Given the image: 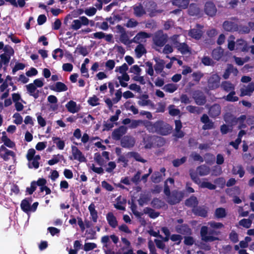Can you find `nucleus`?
<instances>
[{"label": "nucleus", "instance_id": "nucleus-60", "mask_svg": "<svg viewBox=\"0 0 254 254\" xmlns=\"http://www.w3.org/2000/svg\"><path fill=\"white\" fill-rule=\"evenodd\" d=\"M186 205L190 206H194L197 204V199L195 197H191L186 201Z\"/></svg>", "mask_w": 254, "mask_h": 254}, {"label": "nucleus", "instance_id": "nucleus-42", "mask_svg": "<svg viewBox=\"0 0 254 254\" xmlns=\"http://www.w3.org/2000/svg\"><path fill=\"white\" fill-rule=\"evenodd\" d=\"M235 38L231 36L228 40V48L230 51L236 50V42L234 41Z\"/></svg>", "mask_w": 254, "mask_h": 254}, {"label": "nucleus", "instance_id": "nucleus-58", "mask_svg": "<svg viewBox=\"0 0 254 254\" xmlns=\"http://www.w3.org/2000/svg\"><path fill=\"white\" fill-rule=\"evenodd\" d=\"M235 92L233 91L231 92L230 94H229L226 97V99L227 101L231 102H235L238 100V98L235 96Z\"/></svg>", "mask_w": 254, "mask_h": 254}, {"label": "nucleus", "instance_id": "nucleus-34", "mask_svg": "<svg viewBox=\"0 0 254 254\" xmlns=\"http://www.w3.org/2000/svg\"><path fill=\"white\" fill-rule=\"evenodd\" d=\"M197 172L200 176H206L209 174L210 169L206 166H201L197 168Z\"/></svg>", "mask_w": 254, "mask_h": 254}, {"label": "nucleus", "instance_id": "nucleus-28", "mask_svg": "<svg viewBox=\"0 0 254 254\" xmlns=\"http://www.w3.org/2000/svg\"><path fill=\"white\" fill-rule=\"evenodd\" d=\"M88 210L92 220L96 222L98 218L97 212L95 210V206L93 203H92L88 207Z\"/></svg>", "mask_w": 254, "mask_h": 254}, {"label": "nucleus", "instance_id": "nucleus-49", "mask_svg": "<svg viewBox=\"0 0 254 254\" xmlns=\"http://www.w3.org/2000/svg\"><path fill=\"white\" fill-rule=\"evenodd\" d=\"M226 211L225 209L222 208H217L215 213V216L217 218H223L226 216Z\"/></svg>", "mask_w": 254, "mask_h": 254}, {"label": "nucleus", "instance_id": "nucleus-53", "mask_svg": "<svg viewBox=\"0 0 254 254\" xmlns=\"http://www.w3.org/2000/svg\"><path fill=\"white\" fill-rule=\"evenodd\" d=\"M88 103L92 106L98 105L99 104V98L96 96H93L89 98Z\"/></svg>", "mask_w": 254, "mask_h": 254}, {"label": "nucleus", "instance_id": "nucleus-63", "mask_svg": "<svg viewBox=\"0 0 254 254\" xmlns=\"http://www.w3.org/2000/svg\"><path fill=\"white\" fill-rule=\"evenodd\" d=\"M115 66V62L114 60H109L105 64V66L108 70L113 69Z\"/></svg>", "mask_w": 254, "mask_h": 254}, {"label": "nucleus", "instance_id": "nucleus-61", "mask_svg": "<svg viewBox=\"0 0 254 254\" xmlns=\"http://www.w3.org/2000/svg\"><path fill=\"white\" fill-rule=\"evenodd\" d=\"M141 71L137 65H134L130 68V72L136 75H139Z\"/></svg>", "mask_w": 254, "mask_h": 254}, {"label": "nucleus", "instance_id": "nucleus-12", "mask_svg": "<svg viewBox=\"0 0 254 254\" xmlns=\"http://www.w3.org/2000/svg\"><path fill=\"white\" fill-rule=\"evenodd\" d=\"M208 228L206 226L202 227L200 231V234L202 240L205 242H212L217 239L214 236H209L207 235Z\"/></svg>", "mask_w": 254, "mask_h": 254}, {"label": "nucleus", "instance_id": "nucleus-64", "mask_svg": "<svg viewBox=\"0 0 254 254\" xmlns=\"http://www.w3.org/2000/svg\"><path fill=\"white\" fill-rule=\"evenodd\" d=\"M36 115L39 125L42 127H45L46 125L45 120L41 116L40 114H37Z\"/></svg>", "mask_w": 254, "mask_h": 254}, {"label": "nucleus", "instance_id": "nucleus-13", "mask_svg": "<svg viewBox=\"0 0 254 254\" xmlns=\"http://www.w3.org/2000/svg\"><path fill=\"white\" fill-rule=\"evenodd\" d=\"M65 107L68 111L72 114L78 112L80 109V105L71 100L66 104Z\"/></svg>", "mask_w": 254, "mask_h": 254}, {"label": "nucleus", "instance_id": "nucleus-51", "mask_svg": "<svg viewBox=\"0 0 254 254\" xmlns=\"http://www.w3.org/2000/svg\"><path fill=\"white\" fill-rule=\"evenodd\" d=\"M96 11L97 9L96 8L94 7H90L85 9L84 13L88 16H92L96 14Z\"/></svg>", "mask_w": 254, "mask_h": 254}, {"label": "nucleus", "instance_id": "nucleus-59", "mask_svg": "<svg viewBox=\"0 0 254 254\" xmlns=\"http://www.w3.org/2000/svg\"><path fill=\"white\" fill-rule=\"evenodd\" d=\"M186 161V158L185 157H182L181 159H177L173 161V164L175 167H178L184 163Z\"/></svg>", "mask_w": 254, "mask_h": 254}, {"label": "nucleus", "instance_id": "nucleus-45", "mask_svg": "<svg viewBox=\"0 0 254 254\" xmlns=\"http://www.w3.org/2000/svg\"><path fill=\"white\" fill-rule=\"evenodd\" d=\"M125 107L128 110L131 111L134 114L138 113V110L129 102H127L124 104Z\"/></svg>", "mask_w": 254, "mask_h": 254}, {"label": "nucleus", "instance_id": "nucleus-3", "mask_svg": "<svg viewBox=\"0 0 254 254\" xmlns=\"http://www.w3.org/2000/svg\"><path fill=\"white\" fill-rule=\"evenodd\" d=\"M31 200L25 199L23 200L21 203L20 206L22 210L27 214L35 212L38 207V203L37 202H34L31 206Z\"/></svg>", "mask_w": 254, "mask_h": 254}, {"label": "nucleus", "instance_id": "nucleus-25", "mask_svg": "<svg viewBox=\"0 0 254 254\" xmlns=\"http://www.w3.org/2000/svg\"><path fill=\"white\" fill-rule=\"evenodd\" d=\"M182 197V194L181 193H173L168 198V201L172 204L179 202Z\"/></svg>", "mask_w": 254, "mask_h": 254}, {"label": "nucleus", "instance_id": "nucleus-33", "mask_svg": "<svg viewBox=\"0 0 254 254\" xmlns=\"http://www.w3.org/2000/svg\"><path fill=\"white\" fill-rule=\"evenodd\" d=\"M224 54L223 50L221 48H218L212 52V56L216 60H220Z\"/></svg>", "mask_w": 254, "mask_h": 254}, {"label": "nucleus", "instance_id": "nucleus-41", "mask_svg": "<svg viewBox=\"0 0 254 254\" xmlns=\"http://www.w3.org/2000/svg\"><path fill=\"white\" fill-rule=\"evenodd\" d=\"M194 213L199 216L205 217L207 214V209L204 207H198L193 209Z\"/></svg>", "mask_w": 254, "mask_h": 254}, {"label": "nucleus", "instance_id": "nucleus-23", "mask_svg": "<svg viewBox=\"0 0 254 254\" xmlns=\"http://www.w3.org/2000/svg\"><path fill=\"white\" fill-rule=\"evenodd\" d=\"M205 10L206 13L207 15L210 16H213L215 14L216 12V9L213 3L207 2L205 4Z\"/></svg>", "mask_w": 254, "mask_h": 254}, {"label": "nucleus", "instance_id": "nucleus-32", "mask_svg": "<svg viewBox=\"0 0 254 254\" xmlns=\"http://www.w3.org/2000/svg\"><path fill=\"white\" fill-rule=\"evenodd\" d=\"M172 3L180 8H186L189 3V0H175Z\"/></svg>", "mask_w": 254, "mask_h": 254}, {"label": "nucleus", "instance_id": "nucleus-20", "mask_svg": "<svg viewBox=\"0 0 254 254\" xmlns=\"http://www.w3.org/2000/svg\"><path fill=\"white\" fill-rule=\"evenodd\" d=\"M127 131L126 127H121L117 130H115L112 134L113 138L114 139L118 140L122 136L126 133Z\"/></svg>", "mask_w": 254, "mask_h": 254}, {"label": "nucleus", "instance_id": "nucleus-38", "mask_svg": "<svg viewBox=\"0 0 254 254\" xmlns=\"http://www.w3.org/2000/svg\"><path fill=\"white\" fill-rule=\"evenodd\" d=\"M223 27L225 30L228 31L235 30L236 29V25L232 22L226 21L223 24Z\"/></svg>", "mask_w": 254, "mask_h": 254}, {"label": "nucleus", "instance_id": "nucleus-48", "mask_svg": "<svg viewBox=\"0 0 254 254\" xmlns=\"http://www.w3.org/2000/svg\"><path fill=\"white\" fill-rule=\"evenodd\" d=\"M233 173L235 174H239L240 177L242 178L243 177L245 174V172L243 170L241 166H238L233 168Z\"/></svg>", "mask_w": 254, "mask_h": 254}, {"label": "nucleus", "instance_id": "nucleus-15", "mask_svg": "<svg viewBox=\"0 0 254 254\" xmlns=\"http://www.w3.org/2000/svg\"><path fill=\"white\" fill-rule=\"evenodd\" d=\"M236 50L242 52L248 51V45L247 42L243 39H238L236 41Z\"/></svg>", "mask_w": 254, "mask_h": 254}, {"label": "nucleus", "instance_id": "nucleus-36", "mask_svg": "<svg viewBox=\"0 0 254 254\" xmlns=\"http://www.w3.org/2000/svg\"><path fill=\"white\" fill-rule=\"evenodd\" d=\"M177 88L178 86L176 84L170 83L165 85L163 87V89L166 92L169 93H173L177 89Z\"/></svg>", "mask_w": 254, "mask_h": 254}, {"label": "nucleus", "instance_id": "nucleus-43", "mask_svg": "<svg viewBox=\"0 0 254 254\" xmlns=\"http://www.w3.org/2000/svg\"><path fill=\"white\" fill-rule=\"evenodd\" d=\"M64 56L63 51L61 49H57L55 50L53 53V57L55 60L62 59Z\"/></svg>", "mask_w": 254, "mask_h": 254}, {"label": "nucleus", "instance_id": "nucleus-56", "mask_svg": "<svg viewBox=\"0 0 254 254\" xmlns=\"http://www.w3.org/2000/svg\"><path fill=\"white\" fill-rule=\"evenodd\" d=\"M222 87L226 91H230L234 89L233 85L228 82H225L222 83Z\"/></svg>", "mask_w": 254, "mask_h": 254}, {"label": "nucleus", "instance_id": "nucleus-8", "mask_svg": "<svg viewBox=\"0 0 254 254\" xmlns=\"http://www.w3.org/2000/svg\"><path fill=\"white\" fill-rule=\"evenodd\" d=\"M167 36L163 34L162 31L157 32L153 38L154 44L158 46H162L166 42Z\"/></svg>", "mask_w": 254, "mask_h": 254}, {"label": "nucleus", "instance_id": "nucleus-40", "mask_svg": "<svg viewBox=\"0 0 254 254\" xmlns=\"http://www.w3.org/2000/svg\"><path fill=\"white\" fill-rule=\"evenodd\" d=\"M52 140L57 145V147L60 149L63 150L64 147V142L60 138L57 137H53Z\"/></svg>", "mask_w": 254, "mask_h": 254}, {"label": "nucleus", "instance_id": "nucleus-4", "mask_svg": "<svg viewBox=\"0 0 254 254\" xmlns=\"http://www.w3.org/2000/svg\"><path fill=\"white\" fill-rule=\"evenodd\" d=\"M131 158H133L138 161L142 162L144 161L143 159H141V157L138 153L135 152H129L126 155H120L118 158V162L123 163L124 166H126L127 164V162L128 161V159Z\"/></svg>", "mask_w": 254, "mask_h": 254}, {"label": "nucleus", "instance_id": "nucleus-44", "mask_svg": "<svg viewBox=\"0 0 254 254\" xmlns=\"http://www.w3.org/2000/svg\"><path fill=\"white\" fill-rule=\"evenodd\" d=\"M127 69V64H124L121 66L116 67L115 71L117 72L118 74H121L126 73Z\"/></svg>", "mask_w": 254, "mask_h": 254}, {"label": "nucleus", "instance_id": "nucleus-6", "mask_svg": "<svg viewBox=\"0 0 254 254\" xmlns=\"http://www.w3.org/2000/svg\"><path fill=\"white\" fill-rule=\"evenodd\" d=\"M164 125L162 121H158L155 124L148 122L145 124L147 129L150 132H159L162 134H166L161 131V127Z\"/></svg>", "mask_w": 254, "mask_h": 254}, {"label": "nucleus", "instance_id": "nucleus-31", "mask_svg": "<svg viewBox=\"0 0 254 254\" xmlns=\"http://www.w3.org/2000/svg\"><path fill=\"white\" fill-rule=\"evenodd\" d=\"M202 32L200 29H193L189 32V35L195 39H199L202 36Z\"/></svg>", "mask_w": 254, "mask_h": 254}, {"label": "nucleus", "instance_id": "nucleus-54", "mask_svg": "<svg viewBox=\"0 0 254 254\" xmlns=\"http://www.w3.org/2000/svg\"><path fill=\"white\" fill-rule=\"evenodd\" d=\"M94 159L95 161L100 165L102 166L105 163L102 158L101 155L99 153L94 154Z\"/></svg>", "mask_w": 254, "mask_h": 254}, {"label": "nucleus", "instance_id": "nucleus-14", "mask_svg": "<svg viewBox=\"0 0 254 254\" xmlns=\"http://www.w3.org/2000/svg\"><path fill=\"white\" fill-rule=\"evenodd\" d=\"M254 91V83H250L247 86H245L241 89V96H250Z\"/></svg>", "mask_w": 254, "mask_h": 254}, {"label": "nucleus", "instance_id": "nucleus-26", "mask_svg": "<svg viewBox=\"0 0 254 254\" xmlns=\"http://www.w3.org/2000/svg\"><path fill=\"white\" fill-rule=\"evenodd\" d=\"M126 204V199L121 196H119L117 198V202L114 204V206L115 208L118 209L124 210L125 209Z\"/></svg>", "mask_w": 254, "mask_h": 254}, {"label": "nucleus", "instance_id": "nucleus-10", "mask_svg": "<svg viewBox=\"0 0 254 254\" xmlns=\"http://www.w3.org/2000/svg\"><path fill=\"white\" fill-rule=\"evenodd\" d=\"M220 77L216 74H212L208 80L209 88L213 89L219 87L220 85Z\"/></svg>", "mask_w": 254, "mask_h": 254}, {"label": "nucleus", "instance_id": "nucleus-30", "mask_svg": "<svg viewBox=\"0 0 254 254\" xmlns=\"http://www.w3.org/2000/svg\"><path fill=\"white\" fill-rule=\"evenodd\" d=\"M40 159V156L39 155H36L34 158H32L30 160H29V162L28 164L29 167L30 168L37 169L39 167L38 161Z\"/></svg>", "mask_w": 254, "mask_h": 254}, {"label": "nucleus", "instance_id": "nucleus-46", "mask_svg": "<svg viewBox=\"0 0 254 254\" xmlns=\"http://www.w3.org/2000/svg\"><path fill=\"white\" fill-rule=\"evenodd\" d=\"M88 166L95 173L97 174H101L103 173V169L101 167H95V165L93 163H89L88 164Z\"/></svg>", "mask_w": 254, "mask_h": 254}, {"label": "nucleus", "instance_id": "nucleus-18", "mask_svg": "<svg viewBox=\"0 0 254 254\" xmlns=\"http://www.w3.org/2000/svg\"><path fill=\"white\" fill-rule=\"evenodd\" d=\"M51 89L55 91L61 92L67 91L68 88L64 83L57 82L51 87Z\"/></svg>", "mask_w": 254, "mask_h": 254}, {"label": "nucleus", "instance_id": "nucleus-5", "mask_svg": "<svg viewBox=\"0 0 254 254\" xmlns=\"http://www.w3.org/2000/svg\"><path fill=\"white\" fill-rule=\"evenodd\" d=\"M90 23L91 25H93L94 22L92 21H90L85 16H81L79 19L73 20L71 27L72 29L76 30L80 28L82 25L87 26Z\"/></svg>", "mask_w": 254, "mask_h": 254}, {"label": "nucleus", "instance_id": "nucleus-52", "mask_svg": "<svg viewBox=\"0 0 254 254\" xmlns=\"http://www.w3.org/2000/svg\"><path fill=\"white\" fill-rule=\"evenodd\" d=\"M134 14L137 16H140L142 15L145 11L143 7L141 5L137 6L134 7Z\"/></svg>", "mask_w": 254, "mask_h": 254}, {"label": "nucleus", "instance_id": "nucleus-35", "mask_svg": "<svg viewBox=\"0 0 254 254\" xmlns=\"http://www.w3.org/2000/svg\"><path fill=\"white\" fill-rule=\"evenodd\" d=\"M246 132L244 130H241L238 134V137L237 139L235 140V142H230V144L232 145L235 148L237 149L239 146V144L241 142V138L245 134Z\"/></svg>", "mask_w": 254, "mask_h": 254}, {"label": "nucleus", "instance_id": "nucleus-2", "mask_svg": "<svg viewBox=\"0 0 254 254\" xmlns=\"http://www.w3.org/2000/svg\"><path fill=\"white\" fill-rule=\"evenodd\" d=\"M178 37V35H175L171 38L174 46L183 55L190 54L191 50L187 44L178 42L177 39Z\"/></svg>", "mask_w": 254, "mask_h": 254}, {"label": "nucleus", "instance_id": "nucleus-17", "mask_svg": "<svg viewBox=\"0 0 254 254\" xmlns=\"http://www.w3.org/2000/svg\"><path fill=\"white\" fill-rule=\"evenodd\" d=\"M135 143L134 139L130 136H125L121 141V144L124 147H132Z\"/></svg>", "mask_w": 254, "mask_h": 254}, {"label": "nucleus", "instance_id": "nucleus-11", "mask_svg": "<svg viewBox=\"0 0 254 254\" xmlns=\"http://www.w3.org/2000/svg\"><path fill=\"white\" fill-rule=\"evenodd\" d=\"M151 34L145 32H140L138 33L132 39V42L136 43L145 42L146 39L150 37Z\"/></svg>", "mask_w": 254, "mask_h": 254}, {"label": "nucleus", "instance_id": "nucleus-7", "mask_svg": "<svg viewBox=\"0 0 254 254\" xmlns=\"http://www.w3.org/2000/svg\"><path fill=\"white\" fill-rule=\"evenodd\" d=\"M10 156L12 157L14 160H15V153L7 149L3 145H2L0 147V157L4 161H8Z\"/></svg>", "mask_w": 254, "mask_h": 254}, {"label": "nucleus", "instance_id": "nucleus-47", "mask_svg": "<svg viewBox=\"0 0 254 254\" xmlns=\"http://www.w3.org/2000/svg\"><path fill=\"white\" fill-rule=\"evenodd\" d=\"M13 119V123L16 125H20L23 122L22 116L17 113L14 114L12 117Z\"/></svg>", "mask_w": 254, "mask_h": 254}, {"label": "nucleus", "instance_id": "nucleus-19", "mask_svg": "<svg viewBox=\"0 0 254 254\" xmlns=\"http://www.w3.org/2000/svg\"><path fill=\"white\" fill-rule=\"evenodd\" d=\"M201 121L204 124L202 127L204 129H209L213 127V123L210 121L206 115H203Z\"/></svg>", "mask_w": 254, "mask_h": 254}, {"label": "nucleus", "instance_id": "nucleus-39", "mask_svg": "<svg viewBox=\"0 0 254 254\" xmlns=\"http://www.w3.org/2000/svg\"><path fill=\"white\" fill-rule=\"evenodd\" d=\"M155 60L156 63L155 66V70L157 72H160L163 68L164 62L163 60L157 58H156Z\"/></svg>", "mask_w": 254, "mask_h": 254}, {"label": "nucleus", "instance_id": "nucleus-16", "mask_svg": "<svg viewBox=\"0 0 254 254\" xmlns=\"http://www.w3.org/2000/svg\"><path fill=\"white\" fill-rule=\"evenodd\" d=\"M27 91L30 96L37 99L39 97V91L37 90V87L33 83L29 84L26 86Z\"/></svg>", "mask_w": 254, "mask_h": 254}, {"label": "nucleus", "instance_id": "nucleus-57", "mask_svg": "<svg viewBox=\"0 0 254 254\" xmlns=\"http://www.w3.org/2000/svg\"><path fill=\"white\" fill-rule=\"evenodd\" d=\"M203 75V74L200 71L194 72L191 74L193 80L197 82L199 81Z\"/></svg>", "mask_w": 254, "mask_h": 254}, {"label": "nucleus", "instance_id": "nucleus-55", "mask_svg": "<svg viewBox=\"0 0 254 254\" xmlns=\"http://www.w3.org/2000/svg\"><path fill=\"white\" fill-rule=\"evenodd\" d=\"M146 72L150 76L153 75L154 70L153 69L152 64L150 62H146Z\"/></svg>", "mask_w": 254, "mask_h": 254}, {"label": "nucleus", "instance_id": "nucleus-62", "mask_svg": "<svg viewBox=\"0 0 254 254\" xmlns=\"http://www.w3.org/2000/svg\"><path fill=\"white\" fill-rule=\"evenodd\" d=\"M208 225L214 229H218L223 227V225L219 222H210L208 223Z\"/></svg>", "mask_w": 254, "mask_h": 254}, {"label": "nucleus", "instance_id": "nucleus-24", "mask_svg": "<svg viewBox=\"0 0 254 254\" xmlns=\"http://www.w3.org/2000/svg\"><path fill=\"white\" fill-rule=\"evenodd\" d=\"M106 218L109 224L113 228H116L118 225V221L113 213L109 212L107 214Z\"/></svg>", "mask_w": 254, "mask_h": 254}, {"label": "nucleus", "instance_id": "nucleus-22", "mask_svg": "<svg viewBox=\"0 0 254 254\" xmlns=\"http://www.w3.org/2000/svg\"><path fill=\"white\" fill-rule=\"evenodd\" d=\"M1 142L4 143V146L5 145L9 148H12L15 146V144L6 135L5 132L2 133V136L0 137Z\"/></svg>", "mask_w": 254, "mask_h": 254}, {"label": "nucleus", "instance_id": "nucleus-37", "mask_svg": "<svg viewBox=\"0 0 254 254\" xmlns=\"http://www.w3.org/2000/svg\"><path fill=\"white\" fill-rule=\"evenodd\" d=\"M145 52V48L141 44L138 45L135 49V53L137 58H140Z\"/></svg>", "mask_w": 254, "mask_h": 254}, {"label": "nucleus", "instance_id": "nucleus-27", "mask_svg": "<svg viewBox=\"0 0 254 254\" xmlns=\"http://www.w3.org/2000/svg\"><path fill=\"white\" fill-rule=\"evenodd\" d=\"M220 112L221 110L220 106L216 104L210 108L209 114L211 117L215 118L220 115Z\"/></svg>", "mask_w": 254, "mask_h": 254}, {"label": "nucleus", "instance_id": "nucleus-9", "mask_svg": "<svg viewBox=\"0 0 254 254\" xmlns=\"http://www.w3.org/2000/svg\"><path fill=\"white\" fill-rule=\"evenodd\" d=\"M71 153L73 159L80 162H84L86 159L82 153L76 146L71 147Z\"/></svg>", "mask_w": 254, "mask_h": 254}, {"label": "nucleus", "instance_id": "nucleus-1", "mask_svg": "<svg viewBox=\"0 0 254 254\" xmlns=\"http://www.w3.org/2000/svg\"><path fill=\"white\" fill-rule=\"evenodd\" d=\"M190 176L191 179L201 188H207L209 190H214L216 188L214 185L208 182L201 181L197 177V174L192 170L190 171Z\"/></svg>", "mask_w": 254, "mask_h": 254}, {"label": "nucleus", "instance_id": "nucleus-29", "mask_svg": "<svg viewBox=\"0 0 254 254\" xmlns=\"http://www.w3.org/2000/svg\"><path fill=\"white\" fill-rule=\"evenodd\" d=\"M138 104L141 106H153V104L150 100L148 99V96L146 95H144L142 96L140 100L138 101Z\"/></svg>", "mask_w": 254, "mask_h": 254}, {"label": "nucleus", "instance_id": "nucleus-50", "mask_svg": "<svg viewBox=\"0 0 254 254\" xmlns=\"http://www.w3.org/2000/svg\"><path fill=\"white\" fill-rule=\"evenodd\" d=\"M252 221L249 219H243L239 222V225L245 228H249L251 227Z\"/></svg>", "mask_w": 254, "mask_h": 254}, {"label": "nucleus", "instance_id": "nucleus-21", "mask_svg": "<svg viewBox=\"0 0 254 254\" xmlns=\"http://www.w3.org/2000/svg\"><path fill=\"white\" fill-rule=\"evenodd\" d=\"M117 78L122 87L127 86V83L126 82L129 80V76L127 73L121 74H117Z\"/></svg>", "mask_w": 254, "mask_h": 254}]
</instances>
